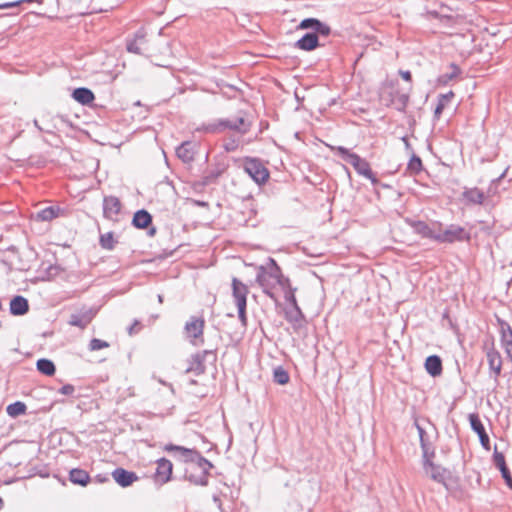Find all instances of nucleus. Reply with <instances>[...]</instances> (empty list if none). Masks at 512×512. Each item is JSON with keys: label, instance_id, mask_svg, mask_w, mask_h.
<instances>
[{"label": "nucleus", "instance_id": "1", "mask_svg": "<svg viewBox=\"0 0 512 512\" xmlns=\"http://www.w3.org/2000/svg\"><path fill=\"white\" fill-rule=\"evenodd\" d=\"M164 449L169 453H173L175 458L187 464L184 471L186 480L195 485H208V475L209 471L213 468V464L196 449H189L174 444H168Z\"/></svg>", "mask_w": 512, "mask_h": 512}, {"label": "nucleus", "instance_id": "2", "mask_svg": "<svg viewBox=\"0 0 512 512\" xmlns=\"http://www.w3.org/2000/svg\"><path fill=\"white\" fill-rule=\"evenodd\" d=\"M256 281L271 299H276L273 292L276 286H280L282 289L290 287L289 279L284 277L281 268L273 258L268 259L266 266L259 267Z\"/></svg>", "mask_w": 512, "mask_h": 512}, {"label": "nucleus", "instance_id": "3", "mask_svg": "<svg viewBox=\"0 0 512 512\" xmlns=\"http://www.w3.org/2000/svg\"><path fill=\"white\" fill-rule=\"evenodd\" d=\"M471 234L464 227L451 224L445 230L438 232L436 241L452 244L455 242H470Z\"/></svg>", "mask_w": 512, "mask_h": 512}, {"label": "nucleus", "instance_id": "4", "mask_svg": "<svg viewBox=\"0 0 512 512\" xmlns=\"http://www.w3.org/2000/svg\"><path fill=\"white\" fill-rule=\"evenodd\" d=\"M217 359L216 352L214 350H204L202 352H198L191 356L189 359V365L186 369V372L193 373L196 376H199L205 372V364L204 361L215 362Z\"/></svg>", "mask_w": 512, "mask_h": 512}, {"label": "nucleus", "instance_id": "5", "mask_svg": "<svg viewBox=\"0 0 512 512\" xmlns=\"http://www.w3.org/2000/svg\"><path fill=\"white\" fill-rule=\"evenodd\" d=\"M126 50L137 55H147L149 51L148 40L144 28L138 29L131 38L126 39Z\"/></svg>", "mask_w": 512, "mask_h": 512}, {"label": "nucleus", "instance_id": "6", "mask_svg": "<svg viewBox=\"0 0 512 512\" xmlns=\"http://www.w3.org/2000/svg\"><path fill=\"white\" fill-rule=\"evenodd\" d=\"M244 170L257 184L265 183L269 177L268 169L257 158H246Z\"/></svg>", "mask_w": 512, "mask_h": 512}, {"label": "nucleus", "instance_id": "7", "mask_svg": "<svg viewBox=\"0 0 512 512\" xmlns=\"http://www.w3.org/2000/svg\"><path fill=\"white\" fill-rule=\"evenodd\" d=\"M204 327L205 320L203 317L191 316L189 321L186 322L184 330L193 345L202 344L204 342Z\"/></svg>", "mask_w": 512, "mask_h": 512}, {"label": "nucleus", "instance_id": "8", "mask_svg": "<svg viewBox=\"0 0 512 512\" xmlns=\"http://www.w3.org/2000/svg\"><path fill=\"white\" fill-rule=\"evenodd\" d=\"M486 359L489 366L490 377L494 379L495 383H498V378L502 371V356L498 350L495 349L494 345H485Z\"/></svg>", "mask_w": 512, "mask_h": 512}, {"label": "nucleus", "instance_id": "9", "mask_svg": "<svg viewBox=\"0 0 512 512\" xmlns=\"http://www.w3.org/2000/svg\"><path fill=\"white\" fill-rule=\"evenodd\" d=\"M156 465L154 481L156 484L164 485L171 480L173 464L166 458H160L156 461Z\"/></svg>", "mask_w": 512, "mask_h": 512}, {"label": "nucleus", "instance_id": "10", "mask_svg": "<svg viewBox=\"0 0 512 512\" xmlns=\"http://www.w3.org/2000/svg\"><path fill=\"white\" fill-rule=\"evenodd\" d=\"M471 429L478 435L482 447L490 450V438L486 433L485 427L477 413H470L468 416Z\"/></svg>", "mask_w": 512, "mask_h": 512}, {"label": "nucleus", "instance_id": "11", "mask_svg": "<svg viewBox=\"0 0 512 512\" xmlns=\"http://www.w3.org/2000/svg\"><path fill=\"white\" fill-rule=\"evenodd\" d=\"M423 469L425 474L429 476L432 480L444 485L447 488L446 479L450 475V472L446 468L437 465L434 462L427 461L424 464Z\"/></svg>", "mask_w": 512, "mask_h": 512}, {"label": "nucleus", "instance_id": "12", "mask_svg": "<svg viewBox=\"0 0 512 512\" xmlns=\"http://www.w3.org/2000/svg\"><path fill=\"white\" fill-rule=\"evenodd\" d=\"M95 316V312L91 308H83L77 313L70 315L68 324L71 326L85 329Z\"/></svg>", "mask_w": 512, "mask_h": 512}, {"label": "nucleus", "instance_id": "13", "mask_svg": "<svg viewBox=\"0 0 512 512\" xmlns=\"http://www.w3.org/2000/svg\"><path fill=\"white\" fill-rule=\"evenodd\" d=\"M122 204L116 196H105L103 198V215L109 220H117V216L121 211Z\"/></svg>", "mask_w": 512, "mask_h": 512}, {"label": "nucleus", "instance_id": "14", "mask_svg": "<svg viewBox=\"0 0 512 512\" xmlns=\"http://www.w3.org/2000/svg\"><path fill=\"white\" fill-rule=\"evenodd\" d=\"M220 125L223 126V129H230L241 135L248 133L251 128V122L242 116L235 119H220Z\"/></svg>", "mask_w": 512, "mask_h": 512}, {"label": "nucleus", "instance_id": "15", "mask_svg": "<svg viewBox=\"0 0 512 512\" xmlns=\"http://www.w3.org/2000/svg\"><path fill=\"white\" fill-rule=\"evenodd\" d=\"M350 164L359 175L369 179L373 184L378 183V179L372 172L370 164L365 159L361 158L358 154L356 156H351Z\"/></svg>", "mask_w": 512, "mask_h": 512}, {"label": "nucleus", "instance_id": "16", "mask_svg": "<svg viewBox=\"0 0 512 512\" xmlns=\"http://www.w3.org/2000/svg\"><path fill=\"white\" fill-rule=\"evenodd\" d=\"M249 289L247 285L241 282L239 279L234 277L232 279V295L236 306H247V295Z\"/></svg>", "mask_w": 512, "mask_h": 512}, {"label": "nucleus", "instance_id": "17", "mask_svg": "<svg viewBox=\"0 0 512 512\" xmlns=\"http://www.w3.org/2000/svg\"><path fill=\"white\" fill-rule=\"evenodd\" d=\"M112 477L114 481L121 487H129L139 479L135 472L128 471L124 468H116L112 472Z\"/></svg>", "mask_w": 512, "mask_h": 512}, {"label": "nucleus", "instance_id": "18", "mask_svg": "<svg viewBox=\"0 0 512 512\" xmlns=\"http://www.w3.org/2000/svg\"><path fill=\"white\" fill-rule=\"evenodd\" d=\"M493 463L500 470L501 476L504 479L506 485L512 489V475L506 465L503 453L498 452L496 447L493 453Z\"/></svg>", "mask_w": 512, "mask_h": 512}, {"label": "nucleus", "instance_id": "19", "mask_svg": "<svg viewBox=\"0 0 512 512\" xmlns=\"http://www.w3.org/2000/svg\"><path fill=\"white\" fill-rule=\"evenodd\" d=\"M413 231L423 238H428L436 241L438 232H435L426 222L420 220H407L406 221Z\"/></svg>", "mask_w": 512, "mask_h": 512}, {"label": "nucleus", "instance_id": "20", "mask_svg": "<svg viewBox=\"0 0 512 512\" xmlns=\"http://www.w3.org/2000/svg\"><path fill=\"white\" fill-rule=\"evenodd\" d=\"M409 102V95L402 93L399 90H393L389 93V103L387 105L393 106L396 110L405 111Z\"/></svg>", "mask_w": 512, "mask_h": 512}, {"label": "nucleus", "instance_id": "21", "mask_svg": "<svg viewBox=\"0 0 512 512\" xmlns=\"http://www.w3.org/2000/svg\"><path fill=\"white\" fill-rule=\"evenodd\" d=\"M319 45L318 36L312 32L306 33L295 43V47L303 51H312Z\"/></svg>", "mask_w": 512, "mask_h": 512}, {"label": "nucleus", "instance_id": "22", "mask_svg": "<svg viewBox=\"0 0 512 512\" xmlns=\"http://www.w3.org/2000/svg\"><path fill=\"white\" fill-rule=\"evenodd\" d=\"M45 118H47L45 121H44V126L42 127H39V131L41 132H45V133H48V134H54L56 130H59L60 128V124H67V120L65 119L64 116L62 115H57V116H45Z\"/></svg>", "mask_w": 512, "mask_h": 512}, {"label": "nucleus", "instance_id": "23", "mask_svg": "<svg viewBox=\"0 0 512 512\" xmlns=\"http://www.w3.org/2000/svg\"><path fill=\"white\" fill-rule=\"evenodd\" d=\"M29 311L28 300L21 296H14L10 301V313L14 316L25 315Z\"/></svg>", "mask_w": 512, "mask_h": 512}, {"label": "nucleus", "instance_id": "24", "mask_svg": "<svg viewBox=\"0 0 512 512\" xmlns=\"http://www.w3.org/2000/svg\"><path fill=\"white\" fill-rule=\"evenodd\" d=\"M176 155L184 163H190L194 160L195 145L190 141H185L176 149Z\"/></svg>", "mask_w": 512, "mask_h": 512}, {"label": "nucleus", "instance_id": "25", "mask_svg": "<svg viewBox=\"0 0 512 512\" xmlns=\"http://www.w3.org/2000/svg\"><path fill=\"white\" fill-rule=\"evenodd\" d=\"M425 369L432 377H437L442 374V360L438 355H430L425 360Z\"/></svg>", "mask_w": 512, "mask_h": 512}, {"label": "nucleus", "instance_id": "26", "mask_svg": "<svg viewBox=\"0 0 512 512\" xmlns=\"http://www.w3.org/2000/svg\"><path fill=\"white\" fill-rule=\"evenodd\" d=\"M152 223V216L151 214L146 211L145 209L138 210L135 212L132 224L138 229H145L148 228Z\"/></svg>", "mask_w": 512, "mask_h": 512}, {"label": "nucleus", "instance_id": "27", "mask_svg": "<svg viewBox=\"0 0 512 512\" xmlns=\"http://www.w3.org/2000/svg\"><path fill=\"white\" fill-rule=\"evenodd\" d=\"M72 97L75 101L82 105L90 104L95 99L93 92L86 87H79L74 89L72 92Z\"/></svg>", "mask_w": 512, "mask_h": 512}, {"label": "nucleus", "instance_id": "28", "mask_svg": "<svg viewBox=\"0 0 512 512\" xmlns=\"http://www.w3.org/2000/svg\"><path fill=\"white\" fill-rule=\"evenodd\" d=\"M285 319L294 327L301 325L304 319V315L298 304H295V306H292L285 310Z\"/></svg>", "mask_w": 512, "mask_h": 512}, {"label": "nucleus", "instance_id": "29", "mask_svg": "<svg viewBox=\"0 0 512 512\" xmlns=\"http://www.w3.org/2000/svg\"><path fill=\"white\" fill-rule=\"evenodd\" d=\"M69 480L73 484L85 487L90 482V476L85 470L74 468L69 472Z\"/></svg>", "mask_w": 512, "mask_h": 512}, {"label": "nucleus", "instance_id": "30", "mask_svg": "<svg viewBox=\"0 0 512 512\" xmlns=\"http://www.w3.org/2000/svg\"><path fill=\"white\" fill-rule=\"evenodd\" d=\"M463 197L470 203H473V204H482L484 202V199H485V195L484 193L478 189V188H470V189H466L464 192H463Z\"/></svg>", "mask_w": 512, "mask_h": 512}, {"label": "nucleus", "instance_id": "31", "mask_svg": "<svg viewBox=\"0 0 512 512\" xmlns=\"http://www.w3.org/2000/svg\"><path fill=\"white\" fill-rule=\"evenodd\" d=\"M36 368L40 373L46 376H53L56 372L55 364L47 358L37 360Z\"/></svg>", "mask_w": 512, "mask_h": 512}, {"label": "nucleus", "instance_id": "32", "mask_svg": "<svg viewBox=\"0 0 512 512\" xmlns=\"http://www.w3.org/2000/svg\"><path fill=\"white\" fill-rule=\"evenodd\" d=\"M60 212L59 207L49 206L44 209L39 210L35 214V219L39 221H51L56 218Z\"/></svg>", "mask_w": 512, "mask_h": 512}, {"label": "nucleus", "instance_id": "33", "mask_svg": "<svg viewBox=\"0 0 512 512\" xmlns=\"http://www.w3.org/2000/svg\"><path fill=\"white\" fill-rule=\"evenodd\" d=\"M498 322L500 325V333H501V342L505 347L512 345V328L511 326L504 320L498 318Z\"/></svg>", "mask_w": 512, "mask_h": 512}, {"label": "nucleus", "instance_id": "34", "mask_svg": "<svg viewBox=\"0 0 512 512\" xmlns=\"http://www.w3.org/2000/svg\"><path fill=\"white\" fill-rule=\"evenodd\" d=\"M449 69V72L443 73L438 77V83L440 85H447L450 81L458 77L461 72L460 68L454 63L450 64Z\"/></svg>", "mask_w": 512, "mask_h": 512}, {"label": "nucleus", "instance_id": "35", "mask_svg": "<svg viewBox=\"0 0 512 512\" xmlns=\"http://www.w3.org/2000/svg\"><path fill=\"white\" fill-rule=\"evenodd\" d=\"M454 93L452 91L446 94H440L438 97V102L434 110V118L439 119L446 104L453 98Z\"/></svg>", "mask_w": 512, "mask_h": 512}, {"label": "nucleus", "instance_id": "36", "mask_svg": "<svg viewBox=\"0 0 512 512\" xmlns=\"http://www.w3.org/2000/svg\"><path fill=\"white\" fill-rule=\"evenodd\" d=\"M290 376L288 372L281 366H278L273 371V381L280 385H285L289 382Z\"/></svg>", "mask_w": 512, "mask_h": 512}, {"label": "nucleus", "instance_id": "37", "mask_svg": "<svg viewBox=\"0 0 512 512\" xmlns=\"http://www.w3.org/2000/svg\"><path fill=\"white\" fill-rule=\"evenodd\" d=\"M117 241L114 239L113 232H107L101 234L99 238V244L103 249L113 250Z\"/></svg>", "mask_w": 512, "mask_h": 512}, {"label": "nucleus", "instance_id": "38", "mask_svg": "<svg viewBox=\"0 0 512 512\" xmlns=\"http://www.w3.org/2000/svg\"><path fill=\"white\" fill-rule=\"evenodd\" d=\"M26 405L23 402L17 401L12 404H9L6 408L7 414L11 417H17L26 412Z\"/></svg>", "mask_w": 512, "mask_h": 512}, {"label": "nucleus", "instance_id": "39", "mask_svg": "<svg viewBox=\"0 0 512 512\" xmlns=\"http://www.w3.org/2000/svg\"><path fill=\"white\" fill-rule=\"evenodd\" d=\"M407 169L412 174H418L419 172H421L423 169L421 158L418 157L417 155L413 154L408 162Z\"/></svg>", "mask_w": 512, "mask_h": 512}, {"label": "nucleus", "instance_id": "40", "mask_svg": "<svg viewBox=\"0 0 512 512\" xmlns=\"http://www.w3.org/2000/svg\"><path fill=\"white\" fill-rule=\"evenodd\" d=\"M320 23L321 21L316 18H305L298 25V29H311L314 32Z\"/></svg>", "mask_w": 512, "mask_h": 512}, {"label": "nucleus", "instance_id": "41", "mask_svg": "<svg viewBox=\"0 0 512 512\" xmlns=\"http://www.w3.org/2000/svg\"><path fill=\"white\" fill-rule=\"evenodd\" d=\"M197 130L203 131L206 133H217V132H221L224 129H223V126L220 125V120H218L216 123L203 124Z\"/></svg>", "mask_w": 512, "mask_h": 512}, {"label": "nucleus", "instance_id": "42", "mask_svg": "<svg viewBox=\"0 0 512 512\" xmlns=\"http://www.w3.org/2000/svg\"><path fill=\"white\" fill-rule=\"evenodd\" d=\"M422 453H423V465L428 462H433L432 458L435 455L434 448L430 445V443H423L421 446Z\"/></svg>", "mask_w": 512, "mask_h": 512}, {"label": "nucleus", "instance_id": "43", "mask_svg": "<svg viewBox=\"0 0 512 512\" xmlns=\"http://www.w3.org/2000/svg\"><path fill=\"white\" fill-rule=\"evenodd\" d=\"M332 150H335L337 152V154L345 161H347L349 164L351 162V156H356L357 154L356 153H353V152H350L349 149L343 147V146H338V147H333Z\"/></svg>", "mask_w": 512, "mask_h": 512}, {"label": "nucleus", "instance_id": "44", "mask_svg": "<svg viewBox=\"0 0 512 512\" xmlns=\"http://www.w3.org/2000/svg\"><path fill=\"white\" fill-rule=\"evenodd\" d=\"M109 346L110 345L108 342L98 338H93L89 343V349L91 351H97L100 349L108 348Z\"/></svg>", "mask_w": 512, "mask_h": 512}, {"label": "nucleus", "instance_id": "45", "mask_svg": "<svg viewBox=\"0 0 512 512\" xmlns=\"http://www.w3.org/2000/svg\"><path fill=\"white\" fill-rule=\"evenodd\" d=\"M313 33L317 36H328L331 33V28L327 24L321 22Z\"/></svg>", "mask_w": 512, "mask_h": 512}, {"label": "nucleus", "instance_id": "46", "mask_svg": "<svg viewBox=\"0 0 512 512\" xmlns=\"http://www.w3.org/2000/svg\"><path fill=\"white\" fill-rule=\"evenodd\" d=\"M246 307L247 306H238L237 307L239 320L244 327H246V325H247Z\"/></svg>", "mask_w": 512, "mask_h": 512}, {"label": "nucleus", "instance_id": "47", "mask_svg": "<svg viewBox=\"0 0 512 512\" xmlns=\"http://www.w3.org/2000/svg\"><path fill=\"white\" fill-rule=\"evenodd\" d=\"M223 147L225 151L233 152L238 148V142L235 139H230L229 141L224 143Z\"/></svg>", "mask_w": 512, "mask_h": 512}, {"label": "nucleus", "instance_id": "48", "mask_svg": "<svg viewBox=\"0 0 512 512\" xmlns=\"http://www.w3.org/2000/svg\"><path fill=\"white\" fill-rule=\"evenodd\" d=\"M415 426H416V429L419 434L420 446H422L423 443H429L426 439V432H425L424 428L422 426H420L417 422H415Z\"/></svg>", "mask_w": 512, "mask_h": 512}, {"label": "nucleus", "instance_id": "49", "mask_svg": "<svg viewBox=\"0 0 512 512\" xmlns=\"http://www.w3.org/2000/svg\"><path fill=\"white\" fill-rule=\"evenodd\" d=\"M74 392H75V387L71 384L63 385L59 389V393H61L63 395H72Z\"/></svg>", "mask_w": 512, "mask_h": 512}, {"label": "nucleus", "instance_id": "50", "mask_svg": "<svg viewBox=\"0 0 512 512\" xmlns=\"http://www.w3.org/2000/svg\"><path fill=\"white\" fill-rule=\"evenodd\" d=\"M21 4H23L22 0H16V1H13V2L2 3V4H0V10L1 9L12 8V7H17V6H20Z\"/></svg>", "mask_w": 512, "mask_h": 512}, {"label": "nucleus", "instance_id": "51", "mask_svg": "<svg viewBox=\"0 0 512 512\" xmlns=\"http://www.w3.org/2000/svg\"><path fill=\"white\" fill-rule=\"evenodd\" d=\"M285 299L291 305V307L295 306V304H297V300H296V297L294 295V291L290 290L289 292H286Z\"/></svg>", "mask_w": 512, "mask_h": 512}, {"label": "nucleus", "instance_id": "52", "mask_svg": "<svg viewBox=\"0 0 512 512\" xmlns=\"http://www.w3.org/2000/svg\"><path fill=\"white\" fill-rule=\"evenodd\" d=\"M400 75L401 77L405 80V81H411L412 80V75H411V72L410 71H403V70H400Z\"/></svg>", "mask_w": 512, "mask_h": 512}, {"label": "nucleus", "instance_id": "53", "mask_svg": "<svg viewBox=\"0 0 512 512\" xmlns=\"http://www.w3.org/2000/svg\"><path fill=\"white\" fill-rule=\"evenodd\" d=\"M503 176V174L498 178V179H495L492 181V184H494L495 182L499 181V179ZM495 193V190L493 189V185H491L488 189V194H494Z\"/></svg>", "mask_w": 512, "mask_h": 512}, {"label": "nucleus", "instance_id": "54", "mask_svg": "<svg viewBox=\"0 0 512 512\" xmlns=\"http://www.w3.org/2000/svg\"><path fill=\"white\" fill-rule=\"evenodd\" d=\"M139 325H140V323L136 320V321H135V322H134V323L129 327V329H128V333H129V334H132V333H133V331H134V329H135V327H136V326H139Z\"/></svg>", "mask_w": 512, "mask_h": 512}, {"label": "nucleus", "instance_id": "55", "mask_svg": "<svg viewBox=\"0 0 512 512\" xmlns=\"http://www.w3.org/2000/svg\"><path fill=\"white\" fill-rule=\"evenodd\" d=\"M156 233V228L155 227H150L149 230H148V235L150 237L154 236Z\"/></svg>", "mask_w": 512, "mask_h": 512}, {"label": "nucleus", "instance_id": "56", "mask_svg": "<svg viewBox=\"0 0 512 512\" xmlns=\"http://www.w3.org/2000/svg\"><path fill=\"white\" fill-rule=\"evenodd\" d=\"M402 141L404 142L406 148H410V143L406 136L402 137Z\"/></svg>", "mask_w": 512, "mask_h": 512}, {"label": "nucleus", "instance_id": "57", "mask_svg": "<svg viewBox=\"0 0 512 512\" xmlns=\"http://www.w3.org/2000/svg\"><path fill=\"white\" fill-rule=\"evenodd\" d=\"M43 0H22L23 3H42Z\"/></svg>", "mask_w": 512, "mask_h": 512}, {"label": "nucleus", "instance_id": "58", "mask_svg": "<svg viewBox=\"0 0 512 512\" xmlns=\"http://www.w3.org/2000/svg\"><path fill=\"white\" fill-rule=\"evenodd\" d=\"M33 123H34V126H35L38 130H39V127H42L41 125H39V122H38V120H37V119H34Z\"/></svg>", "mask_w": 512, "mask_h": 512}, {"label": "nucleus", "instance_id": "59", "mask_svg": "<svg viewBox=\"0 0 512 512\" xmlns=\"http://www.w3.org/2000/svg\"><path fill=\"white\" fill-rule=\"evenodd\" d=\"M158 301H159V303L163 302V296L161 294L158 295Z\"/></svg>", "mask_w": 512, "mask_h": 512}, {"label": "nucleus", "instance_id": "60", "mask_svg": "<svg viewBox=\"0 0 512 512\" xmlns=\"http://www.w3.org/2000/svg\"><path fill=\"white\" fill-rule=\"evenodd\" d=\"M2 506H3V500H2V498L0 497V509L2 508Z\"/></svg>", "mask_w": 512, "mask_h": 512}]
</instances>
